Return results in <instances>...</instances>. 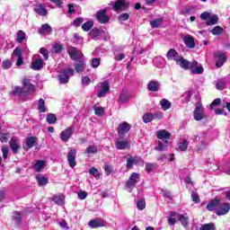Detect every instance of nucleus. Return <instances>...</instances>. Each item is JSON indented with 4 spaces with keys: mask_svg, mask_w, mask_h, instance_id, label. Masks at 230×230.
I'll return each mask as SVG.
<instances>
[{
    "mask_svg": "<svg viewBox=\"0 0 230 230\" xmlns=\"http://www.w3.org/2000/svg\"><path fill=\"white\" fill-rule=\"evenodd\" d=\"M156 137L158 139H164V141H159L158 146L155 148L156 152H164V150H167L168 146H170V137H172V134L170 132L166 131V129H160L156 131Z\"/></svg>",
    "mask_w": 230,
    "mask_h": 230,
    "instance_id": "obj_1",
    "label": "nucleus"
},
{
    "mask_svg": "<svg viewBox=\"0 0 230 230\" xmlns=\"http://www.w3.org/2000/svg\"><path fill=\"white\" fill-rule=\"evenodd\" d=\"M201 21H207V26H215V24H218V15L213 14L209 12H204L200 14Z\"/></svg>",
    "mask_w": 230,
    "mask_h": 230,
    "instance_id": "obj_2",
    "label": "nucleus"
},
{
    "mask_svg": "<svg viewBox=\"0 0 230 230\" xmlns=\"http://www.w3.org/2000/svg\"><path fill=\"white\" fill-rule=\"evenodd\" d=\"M96 89H98L97 97L98 98H103L111 91V84H109V81H103L102 83H99L96 86Z\"/></svg>",
    "mask_w": 230,
    "mask_h": 230,
    "instance_id": "obj_3",
    "label": "nucleus"
},
{
    "mask_svg": "<svg viewBox=\"0 0 230 230\" xmlns=\"http://www.w3.org/2000/svg\"><path fill=\"white\" fill-rule=\"evenodd\" d=\"M193 116L196 121H201L204 118H208L206 112H204V106L200 102H196Z\"/></svg>",
    "mask_w": 230,
    "mask_h": 230,
    "instance_id": "obj_4",
    "label": "nucleus"
},
{
    "mask_svg": "<svg viewBox=\"0 0 230 230\" xmlns=\"http://www.w3.org/2000/svg\"><path fill=\"white\" fill-rule=\"evenodd\" d=\"M111 6L115 12L118 10H121V12H125L128 10V6H130V2L128 0H117L111 4Z\"/></svg>",
    "mask_w": 230,
    "mask_h": 230,
    "instance_id": "obj_5",
    "label": "nucleus"
},
{
    "mask_svg": "<svg viewBox=\"0 0 230 230\" xmlns=\"http://www.w3.org/2000/svg\"><path fill=\"white\" fill-rule=\"evenodd\" d=\"M192 141H200V145L198 146V152L200 154L208 146V138L206 137V135L199 134L198 136H192L191 138Z\"/></svg>",
    "mask_w": 230,
    "mask_h": 230,
    "instance_id": "obj_6",
    "label": "nucleus"
},
{
    "mask_svg": "<svg viewBox=\"0 0 230 230\" xmlns=\"http://www.w3.org/2000/svg\"><path fill=\"white\" fill-rule=\"evenodd\" d=\"M115 146L117 150H127V148H130V141L123 137H119L115 141Z\"/></svg>",
    "mask_w": 230,
    "mask_h": 230,
    "instance_id": "obj_7",
    "label": "nucleus"
},
{
    "mask_svg": "<svg viewBox=\"0 0 230 230\" xmlns=\"http://www.w3.org/2000/svg\"><path fill=\"white\" fill-rule=\"evenodd\" d=\"M75 134V127H68L65 130L61 131L59 137L63 143H67L71 139V136Z\"/></svg>",
    "mask_w": 230,
    "mask_h": 230,
    "instance_id": "obj_8",
    "label": "nucleus"
},
{
    "mask_svg": "<svg viewBox=\"0 0 230 230\" xmlns=\"http://www.w3.org/2000/svg\"><path fill=\"white\" fill-rule=\"evenodd\" d=\"M44 67V60L40 58V55H34L31 62V69L39 71Z\"/></svg>",
    "mask_w": 230,
    "mask_h": 230,
    "instance_id": "obj_9",
    "label": "nucleus"
},
{
    "mask_svg": "<svg viewBox=\"0 0 230 230\" xmlns=\"http://www.w3.org/2000/svg\"><path fill=\"white\" fill-rule=\"evenodd\" d=\"M130 128H132V125L128 124V122H121L117 128L119 137H123L125 134H128V132L130 131Z\"/></svg>",
    "mask_w": 230,
    "mask_h": 230,
    "instance_id": "obj_10",
    "label": "nucleus"
},
{
    "mask_svg": "<svg viewBox=\"0 0 230 230\" xmlns=\"http://www.w3.org/2000/svg\"><path fill=\"white\" fill-rule=\"evenodd\" d=\"M192 75H202L204 73V67L197 60H194L190 63L189 68Z\"/></svg>",
    "mask_w": 230,
    "mask_h": 230,
    "instance_id": "obj_11",
    "label": "nucleus"
},
{
    "mask_svg": "<svg viewBox=\"0 0 230 230\" xmlns=\"http://www.w3.org/2000/svg\"><path fill=\"white\" fill-rule=\"evenodd\" d=\"M66 159L70 168H75L76 166V149H70L66 155Z\"/></svg>",
    "mask_w": 230,
    "mask_h": 230,
    "instance_id": "obj_12",
    "label": "nucleus"
},
{
    "mask_svg": "<svg viewBox=\"0 0 230 230\" xmlns=\"http://www.w3.org/2000/svg\"><path fill=\"white\" fill-rule=\"evenodd\" d=\"M229 211H230V203H227V202L219 203V206L216 210V215H217L218 217H222L224 215H227Z\"/></svg>",
    "mask_w": 230,
    "mask_h": 230,
    "instance_id": "obj_13",
    "label": "nucleus"
},
{
    "mask_svg": "<svg viewBox=\"0 0 230 230\" xmlns=\"http://www.w3.org/2000/svg\"><path fill=\"white\" fill-rule=\"evenodd\" d=\"M96 19L101 24L109 22V16L107 15V10L102 9L96 13Z\"/></svg>",
    "mask_w": 230,
    "mask_h": 230,
    "instance_id": "obj_14",
    "label": "nucleus"
},
{
    "mask_svg": "<svg viewBox=\"0 0 230 230\" xmlns=\"http://www.w3.org/2000/svg\"><path fill=\"white\" fill-rule=\"evenodd\" d=\"M68 55L72 60H80L82 58V52L75 47L68 48Z\"/></svg>",
    "mask_w": 230,
    "mask_h": 230,
    "instance_id": "obj_15",
    "label": "nucleus"
},
{
    "mask_svg": "<svg viewBox=\"0 0 230 230\" xmlns=\"http://www.w3.org/2000/svg\"><path fill=\"white\" fill-rule=\"evenodd\" d=\"M176 64H177V66H180V67H181V69H185V70L190 69V67L191 66V63L188 59H184V58H182V56H181L179 58V59H177Z\"/></svg>",
    "mask_w": 230,
    "mask_h": 230,
    "instance_id": "obj_16",
    "label": "nucleus"
},
{
    "mask_svg": "<svg viewBox=\"0 0 230 230\" xmlns=\"http://www.w3.org/2000/svg\"><path fill=\"white\" fill-rule=\"evenodd\" d=\"M137 179H139V174H137V172H132L128 181H127L128 188L132 190V188L136 186V183L137 182Z\"/></svg>",
    "mask_w": 230,
    "mask_h": 230,
    "instance_id": "obj_17",
    "label": "nucleus"
},
{
    "mask_svg": "<svg viewBox=\"0 0 230 230\" xmlns=\"http://www.w3.org/2000/svg\"><path fill=\"white\" fill-rule=\"evenodd\" d=\"M166 58L169 60H174V62H177V60L181 58V55H179V52H177L175 49H171L167 51Z\"/></svg>",
    "mask_w": 230,
    "mask_h": 230,
    "instance_id": "obj_18",
    "label": "nucleus"
},
{
    "mask_svg": "<svg viewBox=\"0 0 230 230\" xmlns=\"http://www.w3.org/2000/svg\"><path fill=\"white\" fill-rule=\"evenodd\" d=\"M9 146L13 154H19V151L21 150V145L19 144V141H17L15 138H11Z\"/></svg>",
    "mask_w": 230,
    "mask_h": 230,
    "instance_id": "obj_19",
    "label": "nucleus"
},
{
    "mask_svg": "<svg viewBox=\"0 0 230 230\" xmlns=\"http://www.w3.org/2000/svg\"><path fill=\"white\" fill-rule=\"evenodd\" d=\"M218 206H220V199H214L208 202L207 209L208 211H217V209H218Z\"/></svg>",
    "mask_w": 230,
    "mask_h": 230,
    "instance_id": "obj_20",
    "label": "nucleus"
},
{
    "mask_svg": "<svg viewBox=\"0 0 230 230\" xmlns=\"http://www.w3.org/2000/svg\"><path fill=\"white\" fill-rule=\"evenodd\" d=\"M88 226L92 229H97V227H103L105 226V223L102 219H92L88 222Z\"/></svg>",
    "mask_w": 230,
    "mask_h": 230,
    "instance_id": "obj_21",
    "label": "nucleus"
},
{
    "mask_svg": "<svg viewBox=\"0 0 230 230\" xmlns=\"http://www.w3.org/2000/svg\"><path fill=\"white\" fill-rule=\"evenodd\" d=\"M34 12L38 13V15H41L42 17H46L48 15V10L44 8L42 4H37L34 5Z\"/></svg>",
    "mask_w": 230,
    "mask_h": 230,
    "instance_id": "obj_22",
    "label": "nucleus"
},
{
    "mask_svg": "<svg viewBox=\"0 0 230 230\" xmlns=\"http://www.w3.org/2000/svg\"><path fill=\"white\" fill-rule=\"evenodd\" d=\"M183 42L190 49H193V48H195V39L191 35H186L183 38Z\"/></svg>",
    "mask_w": 230,
    "mask_h": 230,
    "instance_id": "obj_23",
    "label": "nucleus"
},
{
    "mask_svg": "<svg viewBox=\"0 0 230 230\" xmlns=\"http://www.w3.org/2000/svg\"><path fill=\"white\" fill-rule=\"evenodd\" d=\"M53 32V28L50 27L49 24L44 23L41 25V28L39 29L40 35H51Z\"/></svg>",
    "mask_w": 230,
    "mask_h": 230,
    "instance_id": "obj_24",
    "label": "nucleus"
},
{
    "mask_svg": "<svg viewBox=\"0 0 230 230\" xmlns=\"http://www.w3.org/2000/svg\"><path fill=\"white\" fill-rule=\"evenodd\" d=\"M161 87V84L159 81H150L147 84V89L148 91H151L152 93H157Z\"/></svg>",
    "mask_w": 230,
    "mask_h": 230,
    "instance_id": "obj_25",
    "label": "nucleus"
},
{
    "mask_svg": "<svg viewBox=\"0 0 230 230\" xmlns=\"http://www.w3.org/2000/svg\"><path fill=\"white\" fill-rule=\"evenodd\" d=\"M39 139L37 137H28L25 139V144L27 148H33V146H37Z\"/></svg>",
    "mask_w": 230,
    "mask_h": 230,
    "instance_id": "obj_26",
    "label": "nucleus"
},
{
    "mask_svg": "<svg viewBox=\"0 0 230 230\" xmlns=\"http://www.w3.org/2000/svg\"><path fill=\"white\" fill-rule=\"evenodd\" d=\"M216 57H217V61L216 63L217 67H222L224 64H226L227 58H226V54L222 52H217Z\"/></svg>",
    "mask_w": 230,
    "mask_h": 230,
    "instance_id": "obj_27",
    "label": "nucleus"
},
{
    "mask_svg": "<svg viewBox=\"0 0 230 230\" xmlns=\"http://www.w3.org/2000/svg\"><path fill=\"white\" fill-rule=\"evenodd\" d=\"M23 84V91H26L27 93H30V91H35V85L31 83H30V80L25 78L22 80Z\"/></svg>",
    "mask_w": 230,
    "mask_h": 230,
    "instance_id": "obj_28",
    "label": "nucleus"
},
{
    "mask_svg": "<svg viewBox=\"0 0 230 230\" xmlns=\"http://www.w3.org/2000/svg\"><path fill=\"white\" fill-rule=\"evenodd\" d=\"M10 94H13V96H24V94H28V92L24 91L22 87L15 86Z\"/></svg>",
    "mask_w": 230,
    "mask_h": 230,
    "instance_id": "obj_29",
    "label": "nucleus"
},
{
    "mask_svg": "<svg viewBox=\"0 0 230 230\" xmlns=\"http://www.w3.org/2000/svg\"><path fill=\"white\" fill-rule=\"evenodd\" d=\"M33 168L35 172H41L43 168H46V162L44 160H38L34 164Z\"/></svg>",
    "mask_w": 230,
    "mask_h": 230,
    "instance_id": "obj_30",
    "label": "nucleus"
},
{
    "mask_svg": "<svg viewBox=\"0 0 230 230\" xmlns=\"http://www.w3.org/2000/svg\"><path fill=\"white\" fill-rule=\"evenodd\" d=\"M75 69L76 73H84L85 70V62L84 60H79L77 63H75Z\"/></svg>",
    "mask_w": 230,
    "mask_h": 230,
    "instance_id": "obj_31",
    "label": "nucleus"
},
{
    "mask_svg": "<svg viewBox=\"0 0 230 230\" xmlns=\"http://www.w3.org/2000/svg\"><path fill=\"white\" fill-rule=\"evenodd\" d=\"M36 180L39 184V186H46L49 181L47 177H44L42 174L36 175Z\"/></svg>",
    "mask_w": 230,
    "mask_h": 230,
    "instance_id": "obj_32",
    "label": "nucleus"
},
{
    "mask_svg": "<svg viewBox=\"0 0 230 230\" xmlns=\"http://www.w3.org/2000/svg\"><path fill=\"white\" fill-rule=\"evenodd\" d=\"M58 81L60 84H67V82H69V75H67V72L63 70L58 75Z\"/></svg>",
    "mask_w": 230,
    "mask_h": 230,
    "instance_id": "obj_33",
    "label": "nucleus"
},
{
    "mask_svg": "<svg viewBox=\"0 0 230 230\" xmlns=\"http://www.w3.org/2000/svg\"><path fill=\"white\" fill-rule=\"evenodd\" d=\"M226 84H227V81H226V79H219L215 84L216 89H217V91H224V89H226Z\"/></svg>",
    "mask_w": 230,
    "mask_h": 230,
    "instance_id": "obj_34",
    "label": "nucleus"
},
{
    "mask_svg": "<svg viewBox=\"0 0 230 230\" xmlns=\"http://www.w3.org/2000/svg\"><path fill=\"white\" fill-rule=\"evenodd\" d=\"M178 220L181 222L183 227H188V222H190V217L184 215H178Z\"/></svg>",
    "mask_w": 230,
    "mask_h": 230,
    "instance_id": "obj_35",
    "label": "nucleus"
},
{
    "mask_svg": "<svg viewBox=\"0 0 230 230\" xmlns=\"http://www.w3.org/2000/svg\"><path fill=\"white\" fill-rule=\"evenodd\" d=\"M53 202H55V204H57L58 206H64V195L63 194H59V195H56L53 198Z\"/></svg>",
    "mask_w": 230,
    "mask_h": 230,
    "instance_id": "obj_36",
    "label": "nucleus"
},
{
    "mask_svg": "<svg viewBox=\"0 0 230 230\" xmlns=\"http://www.w3.org/2000/svg\"><path fill=\"white\" fill-rule=\"evenodd\" d=\"M160 105L163 109V111H168V109L172 108V102L166 99H163L160 101Z\"/></svg>",
    "mask_w": 230,
    "mask_h": 230,
    "instance_id": "obj_37",
    "label": "nucleus"
},
{
    "mask_svg": "<svg viewBox=\"0 0 230 230\" xmlns=\"http://www.w3.org/2000/svg\"><path fill=\"white\" fill-rule=\"evenodd\" d=\"M163 18H156L150 22L151 28H159L163 24Z\"/></svg>",
    "mask_w": 230,
    "mask_h": 230,
    "instance_id": "obj_38",
    "label": "nucleus"
},
{
    "mask_svg": "<svg viewBox=\"0 0 230 230\" xmlns=\"http://www.w3.org/2000/svg\"><path fill=\"white\" fill-rule=\"evenodd\" d=\"M47 122L49 125H55L57 123V116L53 113H49L47 115Z\"/></svg>",
    "mask_w": 230,
    "mask_h": 230,
    "instance_id": "obj_39",
    "label": "nucleus"
},
{
    "mask_svg": "<svg viewBox=\"0 0 230 230\" xmlns=\"http://www.w3.org/2000/svg\"><path fill=\"white\" fill-rule=\"evenodd\" d=\"M199 230H217L215 223H208L201 225Z\"/></svg>",
    "mask_w": 230,
    "mask_h": 230,
    "instance_id": "obj_40",
    "label": "nucleus"
},
{
    "mask_svg": "<svg viewBox=\"0 0 230 230\" xmlns=\"http://www.w3.org/2000/svg\"><path fill=\"white\" fill-rule=\"evenodd\" d=\"M84 154L91 155V154H98V147L96 146H89L86 147Z\"/></svg>",
    "mask_w": 230,
    "mask_h": 230,
    "instance_id": "obj_41",
    "label": "nucleus"
},
{
    "mask_svg": "<svg viewBox=\"0 0 230 230\" xmlns=\"http://www.w3.org/2000/svg\"><path fill=\"white\" fill-rule=\"evenodd\" d=\"M93 111L94 114L99 117H102L105 114V109L103 107L94 106Z\"/></svg>",
    "mask_w": 230,
    "mask_h": 230,
    "instance_id": "obj_42",
    "label": "nucleus"
},
{
    "mask_svg": "<svg viewBox=\"0 0 230 230\" xmlns=\"http://www.w3.org/2000/svg\"><path fill=\"white\" fill-rule=\"evenodd\" d=\"M130 99H132V95L130 93H122L119 95V100L122 103H126V102H128Z\"/></svg>",
    "mask_w": 230,
    "mask_h": 230,
    "instance_id": "obj_43",
    "label": "nucleus"
},
{
    "mask_svg": "<svg viewBox=\"0 0 230 230\" xmlns=\"http://www.w3.org/2000/svg\"><path fill=\"white\" fill-rule=\"evenodd\" d=\"M93 26H94V22L93 21H88L82 25V30H84V31H89Z\"/></svg>",
    "mask_w": 230,
    "mask_h": 230,
    "instance_id": "obj_44",
    "label": "nucleus"
},
{
    "mask_svg": "<svg viewBox=\"0 0 230 230\" xmlns=\"http://www.w3.org/2000/svg\"><path fill=\"white\" fill-rule=\"evenodd\" d=\"M24 39H26V33H24V31H19L17 32V38H16L17 42L21 44L24 41Z\"/></svg>",
    "mask_w": 230,
    "mask_h": 230,
    "instance_id": "obj_45",
    "label": "nucleus"
},
{
    "mask_svg": "<svg viewBox=\"0 0 230 230\" xmlns=\"http://www.w3.org/2000/svg\"><path fill=\"white\" fill-rule=\"evenodd\" d=\"M38 111H40V112H46V102L43 101V99L39 100Z\"/></svg>",
    "mask_w": 230,
    "mask_h": 230,
    "instance_id": "obj_46",
    "label": "nucleus"
},
{
    "mask_svg": "<svg viewBox=\"0 0 230 230\" xmlns=\"http://www.w3.org/2000/svg\"><path fill=\"white\" fill-rule=\"evenodd\" d=\"M9 139H10V137H8V133L4 132V130H2V133L0 132V141H1V143H8Z\"/></svg>",
    "mask_w": 230,
    "mask_h": 230,
    "instance_id": "obj_47",
    "label": "nucleus"
},
{
    "mask_svg": "<svg viewBox=\"0 0 230 230\" xmlns=\"http://www.w3.org/2000/svg\"><path fill=\"white\" fill-rule=\"evenodd\" d=\"M63 49H64V46H62V44L60 43H55L52 46V51L54 53H60Z\"/></svg>",
    "mask_w": 230,
    "mask_h": 230,
    "instance_id": "obj_48",
    "label": "nucleus"
},
{
    "mask_svg": "<svg viewBox=\"0 0 230 230\" xmlns=\"http://www.w3.org/2000/svg\"><path fill=\"white\" fill-rule=\"evenodd\" d=\"M21 218H22V216L20 212L15 211L13 213V220L15 222V224H19L21 222Z\"/></svg>",
    "mask_w": 230,
    "mask_h": 230,
    "instance_id": "obj_49",
    "label": "nucleus"
},
{
    "mask_svg": "<svg viewBox=\"0 0 230 230\" xmlns=\"http://www.w3.org/2000/svg\"><path fill=\"white\" fill-rule=\"evenodd\" d=\"M154 120V114L152 113H146L143 116V121L144 123H150V121Z\"/></svg>",
    "mask_w": 230,
    "mask_h": 230,
    "instance_id": "obj_50",
    "label": "nucleus"
},
{
    "mask_svg": "<svg viewBox=\"0 0 230 230\" xmlns=\"http://www.w3.org/2000/svg\"><path fill=\"white\" fill-rule=\"evenodd\" d=\"M222 31H224V29L220 26H216L212 29L211 33L212 35H221Z\"/></svg>",
    "mask_w": 230,
    "mask_h": 230,
    "instance_id": "obj_51",
    "label": "nucleus"
},
{
    "mask_svg": "<svg viewBox=\"0 0 230 230\" xmlns=\"http://www.w3.org/2000/svg\"><path fill=\"white\" fill-rule=\"evenodd\" d=\"M179 150H181V152H186V150H188V141L183 140L179 144Z\"/></svg>",
    "mask_w": 230,
    "mask_h": 230,
    "instance_id": "obj_52",
    "label": "nucleus"
},
{
    "mask_svg": "<svg viewBox=\"0 0 230 230\" xmlns=\"http://www.w3.org/2000/svg\"><path fill=\"white\" fill-rule=\"evenodd\" d=\"M89 172L91 173V175H93L95 179H100V172H98V169H96V167L90 168Z\"/></svg>",
    "mask_w": 230,
    "mask_h": 230,
    "instance_id": "obj_53",
    "label": "nucleus"
},
{
    "mask_svg": "<svg viewBox=\"0 0 230 230\" xmlns=\"http://www.w3.org/2000/svg\"><path fill=\"white\" fill-rule=\"evenodd\" d=\"M100 36V30H98L97 28H93L91 31H90V37L92 39H96V37Z\"/></svg>",
    "mask_w": 230,
    "mask_h": 230,
    "instance_id": "obj_54",
    "label": "nucleus"
},
{
    "mask_svg": "<svg viewBox=\"0 0 230 230\" xmlns=\"http://www.w3.org/2000/svg\"><path fill=\"white\" fill-rule=\"evenodd\" d=\"M137 207L140 211H143L145 208L146 207V203L145 202V199H140L137 202Z\"/></svg>",
    "mask_w": 230,
    "mask_h": 230,
    "instance_id": "obj_55",
    "label": "nucleus"
},
{
    "mask_svg": "<svg viewBox=\"0 0 230 230\" xmlns=\"http://www.w3.org/2000/svg\"><path fill=\"white\" fill-rule=\"evenodd\" d=\"M134 164H136L134 162V156H130L129 158H128L126 168H128V170H130V168H132Z\"/></svg>",
    "mask_w": 230,
    "mask_h": 230,
    "instance_id": "obj_56",
    "label": "nucleus"
},
{
    "mask_svg": "<svg viewBox=\"0 0 230 230\" xmlns=\"http://www.w3.org/2000/svg\"><path fill=\"white\" fill-rule=\"evenodd\" d=\"M8 152H10V147H8L7 146H2V154L4 159H8Z\"/></svg>",
    "mask_w": 230,
    "mask_h": 230,
    "instance_id": "obj_57",
    "label": "nucleus"
},
{
    "mask_svg": "<svg viewBox=\"0 0 230 230\" xmlns=\"http://www.w3.org/2000/svg\"><path fill=\"white\" fill-rule=\"evenodd\" d=\"M100 62H102V58H94L92 59V67L96 68L100 66Z\"/></svg>",
    "mask_w": 230,
    "mask_h": 230,
    "instance_id": "obj_58",
    "label": "nucleus"
},
{
    "mask_svg": "<svg viewBox=\"0 0 230 230\" xmlns=\"http://www.w3.org/2000/svg\"><path fill=\"white\" fill-rule=\"evenodd\" d=\"M2 67L3 69H10V67H12V61L9 59L4 60L2 63Z\"/></svg>",
    "mask_w": 230,
    "mask_h": 230,
    "instance_id": "obj_59",
    "label": "nucleus"
},
{
    "mask_svg": "<svg viewBox=\"0 0 230 230\" xmlns=\"http://www.w3.org/2000/svg\"><path fill=\"white\" fill-rule=\"evenodd\" d=\"M164 113L163 111H156L153 113V119H163Z\"/></svg>",
    "mask_w": 230,
    "mask_h": 230,
    "instance_id": "obj_60",
    "label": "nucleus"
},
{
    "mask_svg": "<svg viewBox=\"0 0 230 230\" xmlns=\"http://www.w3.org/2000/svg\"><path fill=\"white\" fill-rule=\"evenodd\" d=\"M40 53L43 55L45 60H48V58H49V52L45 48H41L40 49Z\"/></svg>",
    "mask_w": 230,
    "mask_h": 230,
    "instance_id": "obj_61",
    "label": "nucleus"
},
{
    "mask_svg": "<svg viewBox=\"0 0 230 230\" xmlns=\"http://www.w3.org/2000/svg\"><path fill=\"white\" fill-rule=\"evenodd\" d=\"M191 199L195 204H199V202H200V198H199V194L195 191L191 192Z\"/></svg>",
    "mask_w": 230,
    "mask_h": 230,
    "instance_id": "obj_62",
    "label": "nucleus"
},
{
    "mask_svg": "<svg viewBox=\"0 0 230 230\" xmlns=\"http://www.w3.org/2000/svg\"><path fill=\"white\" fill-rule=\"evenodd\" d=\"M103 169H104L106 175H111V173H112V166L105 164L103 165Z\"/></svg>",
    "mask_w": 230,
    "mask_h": 230,
    "instance_id": "obj_63",
    "label": "nucleus"
},
{
    "mask_svg": "<svg viewBox=\"0 0 230 230\" xmlns=\"http://www.w3.org/2000/svg\"><path fill=\"white\" fill-rule=\"evenodd\" d=\"M128 13H121L119 17H118V20L121 22L123 21H128Z\"/></svg>",
    "mask_w": 230,
    "mask_h": 230,
    "instance_id": "obj_64",
    "label": "nucleus"
}]
</instances>
